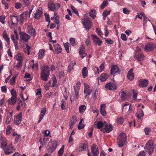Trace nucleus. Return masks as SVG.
Returning a JSON list of instances; mask_svg holds the SVG:
<instances>
[{
	"mask_svg": "<svg viewBox=\"0 0 156 156\" xmlns=\"http://www.w3.org/2000/svg\"><path fill=\"white\" fill-rule=\"evenodd\" d=\"M91 149L93 156H97L98 155L99 151L97 145L93 144L91 146Z\"/></svg>",
	"mask_w": 156,
	"mask_h": 156,
	"instance_id": "nucleus-12",
	"label": "nucleus"
},
{
	"mask_svg": "<svg viewBox=\"0 0 156 156\" xmlns=\"http://www.w3.org/2000/svg\"><path fill=\"white\" fill-rule=\"evenodd\" d=\"M43 14L42 8L41 7L38 8L35 13H34V17L36 19H39L42 16Z\"/></svg>",
	"mask_w": 156,
	"mask_h": 156,
	"instance_id": "nucleus-13",
	"label": "nucleus"
},
{
	"mask_svg": "<svg viewBox=\"0 0 156 156\" xmlns=\"http://www.w3.org/2000/svg\"><path fill=\"white\" fill-rule=\"evenodd\" d=\"M109 76V75L107 74L103 73L100 77V80L101 81H104L108 78Z\"/></svg>",
	"mask_w": 156,
	"mask_h": 156,
	"instance_id": "nucleus-32",
	"label": "nucleus"
},
{
	"mask_svg": "<svg viewBox=\"0 0 156 156\" xmlns=\"http://www.w3.org/2000/svg\"><path fill=\"white\" fill-rule=\"evenodd\" d=\"M46 108H42L41 110L39 115V118L38 121L37 123H39L43 119L44 116L46 112Z\"/></svg>",
	"mask_w": 156,
	"mask_h": 156,
	"instance_id": "nucleus-18",
	"label": "nucleus"
},
{
	"mask_svg": "<svg viewBox=\"0 0 156 156\" xmlns=\"http://www.w3.org/2000/svg\"><path fill=\"white\" fill-rule=\"evenodd\" d=\"M65 50L68 53L70 52L69 50V44L68 43H66L64 44Z\"/></svg>",
	"mask_w": 156,
	"mask_h": 156,
	"instance_id": "nucleus-53",
	"label": "nucleus"
},
{
	"mask_svg": "<svg viewBox=\"0 0 156 156\" xmlns=\"http://www.w3.org/2000/svg\"><path fill=\"white\" fill-rule=\"evenodd\" d=\"M36 94L37 95L39 96L37 98V100L38 101V102L40 101V98L41 97V89H37V92L36 93ZM37 102V101H36Z\"/></svg>",
	"mask_w": 156,
	"mask_h": 156,
	"instance_id": "nucleus-45",
	"label": "nucleus"
},
{
	"mask_svg": "<svg viewBox=\"0 0 156 156\" xmlns=\"http://www.w3.org/2000/svg\"><path fill=\"white\" fill-rule=\"evenodd\" d=\"M108 4L107 0H104L101 6V9H103Z\"/></svg>",
	"mask_w": 156,
	"mask_h": 156,
	"instance_id": "nucleus-55",
	"label": "nucleus"
},
{
	"mask_svg": "<svg viewBox=\"0 0 156 156\" xmlns=\"http://www.w3.org/2000/svg\"><path fill=\"white\" fill-rule=\"evenodd\" d=\"M12 119V116L11 115H7L5 123L8 124L10 123L11 120Z\"/></svg>",
	"mask_w": 156,
	"mask_h": 156,
	"instance_id": "nucleus-52",
	"label": "nucleus"
},
{
	"mask_svg": "<svg viewBox=\"0 0 156 156\" xmlns=\"http://www.w3.org/2000/svg\"><path fill=\"white\" fill-rule=\"evenodd\" d=\"M34 60H32V62L33 63V65L31 66L32 68L35 70H37L38 69V65L37 63H34Z\"/></svg>",
	"mask_w": 156,
	"mask_h": 156,
	"instance_id": "nucleus-50",
	"label": "nucleus"
},
{
	"mask_svg": "<svg viewBox=\"0 0 156 156\" xmlns=\"http://www.w3.org/2000/svg\"><path fill=\"white\" fill-rule=\"evenodd\" d=\"M96 31L97 33L100 36L102 37L103 35V33L101 30L98 28H97L96 29Z\"/></svg>",
	"mask_w": 156,
	"mask_h": 156,
	"instance_id": "nucleus-63",
	"label": "nucleus"
},
{
	"mask_svg": "<svg viewBox=\"0 0 156 156\" xmlns=\"http://www.w3.org/2000/svg\"><path fill=\"white\" fill-rule=\"evenodd\" d=\"M83 25L87 30H88L91 27V22L87 18H83L82 20Z\"/></svg>",
	"mask_w": 156,
	"mask_h": 156,
	"instance_id": "nucleus-6",
	"label": "nucleus"
},
{
	"mask_svg": "<svg viewBox=\"0 0 156 156\" xmlns=\"http://www.w3.org/2000/svg\"><path fill=\"white\" fill-rule=\"evenodd\" d=\"M135 57L138 61H142L144 59V56L141 52L140 48L138 46L136 47Z\"/></svg>",
	"mask_w": 156,
	"mask_h": 156,
	"instance_id": "nucleus-4",
	"label": "nucleus"
},
{
	"mask_svg": "<svg viewBox=\"0 0 156 156\" xmlns=\"http://www.w3.org/2000/svg\"><path fill=\"white\" fill-rule=\"evenodd\" d=\"M104 126L105 128L104 129H101V130L103 131L104 133L106 132L107 133H108L112 130V126L110 124L108 125L106 122Z\"/></svg>",
	"mask_w": 156,
	"mask_h": 156,
	"instance_id": "nucleus-14",
	"label": "nucleus"
},
{
	"mask_svg": "<svg viewBox=\"0 0 156 156\" xmlns=\"http://www.w3.org/2000/svg\"><path fill=\"white\" fill-rule=\"evenodd\" d=\"M83 121V119H81V120L79 122L77 126L78 129L80 130L84 128L85 127L84 125L82 123Z\"/></svg>",
	"mask_w": 156,
	"mask_h": 156,
	"instance_id": "nucleus-44",
	"label": "nucleus"
},
{
	"mask_svg": "<svg viewBox=\"0 0 156 156\" xmlns=\"http://www.w3.org/2000/svg\"><path fill=\"white\" fill-rule=\"evenodd\" d=\"M86 109V107L85 105H81L79 107V112L80 113L83 114Z\"/></svg>",
	"mask_w": 156,
	"mask_h": 156,
	"instance_id": "nucleus-39",
	"label": "nucleus"
},
{
	"mask_svg": "<svg viewBox=\"0 0 156 156\" xmlns=\"http://www.w3.org/2000/svg\"><path fill=\"white\" fill-rule=\"evenodd\" d=\"M16 97H12L8 99V101L9 104L13 105L16 104Z\"/></svg>",
	"mask_w": 156,
	"mask_h": 156,
	"instance_id": "nucleus-34",
	"label": "nucleus"
},
{
	"mask_svg": "<svg viewBox=\"0 0 156 156\" xmlns=\"http://www.w3.org/2000/svg\"><path fill=\"white\" fill-rule=\"evenodd\" d=\"M120 72L119 67L116 65H114L112 66L111 67V74L114 75L115 73Z\"/></svg>",
	"mask_w": 156,
	"mask_h": 156,
	"instance_id": "nucleus-23",
	"label": "nucleus"
},
{
	"mask_svg": "<svg viewBox=\"0 0 156 156\" xmlns=\"http://www.w3.org/2000/svg\"><path fill=\"white\" fill-rule=\"evenodd\" d=\"M55 52L56 54H58L61 52L62 48L61 46L58 44L54 45Z\"/></svg>",
	"mask_w": 156,
	"mask_h": 156,
	"instance_id": "nucleus-28",
	"label": "nucleus"
},
{
	"mask_svg": "<svg viewBox=\"0 0 156 156\" xmlns=\"http://www.w3.org/2000/svg\"><path fill=\"white\" fill-rule=\"evenodd\" d=\"M148 81L147 79L141 80L138 82V85L140 87H146L148 84Z\"/></svg>",
	"mask_w": 156,
	"mask_h": 156,
	"instance_id": "nucleus-21",
	"label": "nucleus"
},
{
	"mask_svg": "<svg viewBox=\"0 0 156 156\" xmlns=\"http://www.w3.org/2000/svg\"><path fill=\"white\" fill-rule=\"evenodd\" d=\"M89 13V16L94 19L96 17V12L95 10L94 9H91Z\"/></svg>",
	"mask_w": 156,
	"mask_h": 156,
	"instance_id": "nucleus-36",
	"label": "nucleus"
},
{
	"mask_svg": "<svg viewBox=\"0 0 156 156\" xmlns=\"http://www.w3.org/2000/svg\"><path fill=\"white\" fill-rule=\"evenodd\" d=\"M48 145H50V146L47 149V150L49 153H52L56 150L58 145V142L50 140L49 142Z\"/></svg>",
	"mask_w": 156,
	"mask_h": 156,
	"instance_id": "nucleus-5",
	"label": "nucleus"
},
{
	"mask_svg": "<svg viewBox=\"0 0 156 156\" xmlns=\"http://www.w3.org/2000/svg\"><path fill=\"white\" fill-rule=\"evenodd\" d=\"M18 18L17 16H12L11 18V21L12 22L17 24L18 23Z\"/></svg>",
	"mask_w": 156,
	"mask_h": 156,
	"instance_id": "nucleus-48",
	"label": "nucleus"
},
{
	"mask_svg": "<svg viewBox=\"0 0 156 156\" xmlns=\"http://www.w3.org/2000/svg\"><path fill=\"white\" fill-rule=\"evenodd\" d=\"M22 112H20L17 116L14 118V123L15 124L19 125L22 120Z\"/></svg>",
	"mask_w": 156,
	"mask_h": 156,
	"instance_id": "nucleus-17",
	"label": "nucleus"
},
{
	"mask_svg": "<svg viewBox=\"0 0 156 156\" xmlns=\"http://www.w3.org/2000/svg\"><path fill=\"white\" fill-rule=\"evenodd\" d=\"M64 149V145H63L58 152V156H60L63 153Z\"/></svg>",
	"mask_w": 156,
	"mask_h": 156,
	"instance_id": "nucleus-49",
	"label": "nucleus"
},
{
	"mask_svg": "<svg viewBox=\"0 0 156 156\" xmlns=\"http://www.w3.org/2000/svg\"><path fill=\"white\" fill-rule=\"evenodd\" d=\"M30 47L28 45L26 44V47L25 48L24 51L25 53H27L28 55H29L30 53Z\"/></svg>",
	"mask_w": 156,
	"mask_h": 156,
	"instance_id": "nucleus-56",
	"label": "nucleus"
},
{
	"mask_svg": "<svg viewBox=\"0 0 156 156\" xmlns=\"http://www.w3.org/2000/svg\"><path fill=\"white\" fill-rule=\"evenodd\" d=\"M69 41L72 46H74L76 45L75 42V38H70L69 39Z\"/></svg>",
	"mask_w": 156,
	"mask_h": 156,
	"instance_id": "nucleus-54",
	"label": "nucleus"
},
{
	"mask_svg": "<svg viewBox=\"0 0 156 156\" xmlns=\"http://www.w3.org/2000/svg\"><path fill=\"white\" fill-rule=\"evenodd\" d=\"M77 119L76 116L73 115L72 116V119H70L69 122V126L70 129H72L73 127V125L77 121Z\"/></svg>",
	"mask_w": 156,
	"mask_h": 156,
	"instance_id": "nucleus-24",
	"label": "nucleus"
},
{
	"mask_svg": "<svg viewBox=\"0 0 156 156\" xmlns=\"http://www.w3.org/2000/svg\"><path fill=\"white\" fill-rule=\"evenodd\" d=\"M12 128L10 125L7 126L6 131V133L7 135L9 134L11 132Z\"/></svg>",
	"mask_w": 156,
	"mask_h": 156,
	"instance_id": "nucleus-57",
	"label": "nucleus"
},
{
	"mask_svg": "<svg viewBox=\"0 0 156 156\" xmlns=\"http://www.w3.org/2000/svg\"><path fill=\"white\" fill-rule=\"evenodd\" d=\"M48 7L49 9L51 11L55 12L56 10L55 3L52 2H49L48 3Z\"/></svg>",
	"mask_w": 156,
	"mask_h": 156,
	"instance_id": "nucleus-26",
	"label": "nucleus"
},
{
	"mask_svg": "<svg viewBox=\"0 0 156 156\" xmlns=\"http://www.w3.org/2000/svg\"><path fill=\"white\" fill-rule=\"evenodd\" d=\"M5 16L4 15H2L0 16V22L3 24L5 23Z\"/></svg>",
	"mask_w": 156,
	"mask_h": 156,
	"instance_id": "nucleus-60",
	"label": "nucleus"
},
{
	"mask_svg": "<svg viewBox=\"0 0 156 156\" xmlns=\"http://www.w3.org/2000/svg\"><path fill=\"white\" fill-rule=\"evenodd\" d=\"M131 105L129 104L126 103L122 105V112L125 113H129L131 110L130 109Z\"/></svg>",
	"mask_w": 156,
	"mask_h": 156,
	"instance_id": "nucleus-15",
	"label": "nucleus"
},
{
	"mask_svg": "<svg viewBox=\"0 0 156 156\" xmlns=\"http://www.w3.org/2000/svg\"><path fill=\"white\" fill-rule=\"evenodd\" d=\"M10 92L12 97H15L17 98V94L16 91L14 89H12L10 91Z\"/></svg>",
	"mask_w": 156,
	"mask_h": 156,
	"instance_id": "nucleus-59",
	"label": "nucleus"
},
{
	"mask_svg": "<svg viewBox=\"0 0 156 156\" xmlns=\"http://www.w3.org/2000/svg\"><path fill=\"white\" fill-rule=\"evenodd\" d=\"M126 137V134L123 133H121L119 135L117 140L118 145L119 147H122L125 143Z\"/></svg>",
	"mask_w": 156,
	"mask_h": 156,
	"instance_id": "nucleus-3",
	"label": "nucleus"
},
{
	"mask_svg": "<svg viewBox=\"0 0 156 156\" xmlns=\"http://www.w3.org/2000/svg\"><path fill=\"white\" fill-rule=\"evenodd\" d=\"M116 121L119 124H122L123 123L124 119L122 117L118 116L117 119Z\"/></svg>",
	"mask_w": 156,
	"mask_h": 156,
	"instance_id": "nucleus-47",
	"label": "nucleus"
},
{
	"mask_svg": "<svg viewBox=\"0 0 156 156\" xmlns=\"http://www.w3.org/2000/svg\"><path fill=\"white\" fill-rule=\"evenodd\" d=\"M65 101L64 100H62L61 101V106L62 110H64L66 109L65 106Z\"/></svg>",
	"mask_w": 156,
	"mask_h": 156,
	"instance_id": "nucleus-61",
	"label": "nucleus"
},
{
	"mask_svg": "<svg viewBox=\"0 0 156 156\" xmlns=\"http://www.w3.org/2000/svg\"><path fill=\"white\" fill-rule=\"evenodd\" d=\"M79 53L80 57L83 58L87 55V54L85 53L84 46L83 45H81L79 48Z\"/></svg>",
	"mask_w": 156,
	"mask_h": 156,
	"instance_id": "nucleus-20",
	"label": "nucleus"
},
{
	"mask_svg": "<svg viewBox=\"0 0 156 156\" xmlns=\"http://www.w3.org/2000/svg\"><path fill=\"white\" fill-rule=\"evenodd\" d=\"M48 140L49 139L48 138H44L43 139L42 142L41 139L40 140L39 142L41 143V144L43 146L45 145Z\"/></svg>",
	"mask_w": 156,
	"mask_h": 156,
	"instance_id": "nucleus-46",
	"label": "nucleus"
},
{
	"mask_svg": "<svg viewBox=\"0 0 156 156\" xmlns=\"http://www.w3.org/2000/svg\"><path fill=\"white\" fill-rule=\"evenodd\" d=\"M13 136H16L15 142L16 143H17L20 141L21 139V137L20 136L17 134L16 132H14L13 133Z\"/></svg>",
	"mask_w": 156,
	"mask_h": 156,
	"instance_id": "nucleus-35",
	"label": "nucleus"
},
{
	"mask_svg": "<svg viewBox=\"0 0 156 156\" xmlns=\"http://www.w3.org/2000/svg\"><path fill=\"white\" fill-rule=\"evenodd\" d=\"M44 53L45 51L44 49H40L38 52V58L40 59L42 58L44 56Z\"/></svg>",
	"mask_w": 156,
	"mask_h": 156,
	"instance_id": "nucleus-41",
	"label": "nucleus"
},
{
	"mask_svg": "<svg viewBox=\"0 0 156 156\" xmlns=\"http://www.w3.org/2000/svg\"><path fill=\"white\" fill-rule=\"evenodd\" d=\"M16 79V77L13 76L10 80V83L11 85H14L15 84Z\"/></svg>",
	"mask_w": 156,
	"mask_h": 156,
	"instance_id": "nucleus-58",
	"label": "nucleus"
},
{
	"mask_svg": "<svg viewBox=\"0 0 156 156\" xmlns=\"http://www.w3.org/2000/svg\"><path fill=\"white\" fill-rule=\"evenodd\" d=\"M50 69L47 66H43L41 69V79L45 81H47L49 75Z\"/></svg>",
	"mask_w": 156,
	"mask_h": 156,
	"instance_id": "nucleus-1",
	"label": "nucleus"
},
{
	"mask_svg": "<svg viewBox=\"0 0 156 156\" xmlns=\"http://www.w3.org/2000/svg\"><path fill=\"white\" fill-rule=\"evenodd\" d=\"M84 93L86 94V98L89 96L91 94L92 92V90L90 88L89 85L86 83H84Z\"/></svg>",
	"mask_w": 156,
	"mask_h": 156,
	"instance_id": "nucleus-8",
	"label": "nucleus"
},
{
	"mask_svg": "<svg viewBox=\"0 0 156 156\" xmlns=\"http://www.w3.org/2000/svg\"><path fill=\"white\" fill-rule=\"evenodd\" d=\"M4 152L6 155H9L13 153L15 151L14 147L12 146V144L11 143L8 145L6 148L4 150Z\"/></svg>",
	"mask_w": 156,
	"mask_h": 156,
	"instance_id": "nucleus-7",
	"label": "nucleus"
},
{
	"mask_svg": "<svg viewBox=\"0 0 156 156\" xmlns=\"http://www.w3.org/2000/svg\"><path fill=\"white\" fill-rule=\"evenodd\" d=\"M94 43L96 45L101 46L102 43V41L96 36L94 34L91 35Z\"/></svg>",
	"mask_w": 156,
	"mask_h": 156,
	"instance_id": "nucleus-11",
	"label": "nucleus"
},
{
	"mask_svg": "<svg viewBox=\"0 0 156 156\" xmlns=\"http://www.w3.org/2000/svg\"><path fill=\"white\" fill-rule=\"evenodd\" d=\"M106 105L105 104H102L100 105V112L102 115L105 116L106 115V112L105 110Z\"/></svg>",
	"mask_w": 156,
	"mask_h": 156,
	"instance_id": "nucleus-25",
	"label": "nucleus"
},
{
	"mask_svg": "<svg viewBox=\"0 0 156 156\" xmlns=\"http://www.w3.org/2000/svg\"><path fill=\"white\" fill-rule=\"evenodd\" d=\"M121 95L120 97L122 101H124L125 99V94L124 91H122L120 93Z\"/></svg>",
	"mask_w": 156,
	"mask_h": 156,
	"instance_id": "nucleus-62",
	"label": "nucleus"
},
{
	"mask_svg": "<svg viewBox=\"0 0 156 156\" xmlns=\"http://www.w3.org/2000/svg\"><path fill=\"white\" fill-rule=\"evenodd\" d=\"M106 122L105 121L102 122L99 121L97 123L96 122H95L94 126L95 127H97L98 129H100L105 126V124H106Z\"/></svg>",
	"mask_w": 156,
	"mask_h": 156,
	"instance_id": "nucleus-30",
	"label": "nucleus"
},
{
	"mask_svg": "<svg viewBox=\"0 0 156 156\" xmlns=\"http://www.w3.org/2000/svg\"><path fill=\"white\" fill-rule=\"evenodd\" d=\"M0 141L1 142V147L3 150H4L6 147L7 145V143L5 139L2 137L0 139Z\"/></svg>",
	"mask_w": 156,
	"mask_h": 156,
	"instance_id": "nucleus-29",
	"label": "nucleus"
},
{
	"mask_svg": "<svg viewBox=\"0 0 156 156\" xmlns=\"http://www.w3.org/2000/svg\"><path fill=\"white\" fill-rule=\"evenodd\" d=\"M17 24L15 23L14 22L13 23L11 21H9L8 22V25L9 26L10 28H14L15 29L17 26Z\"/></svg>",
	"mask_w": 156,
	"mask_h": 156,
	"instance_id": "nucleus-43",
	"label": "nucleus"
},
{
	"mask_svg": "<svg viewBox=\"0 0 156 156\" xmlns=\"http://www.w3.org/2000/svg\"><path fill=\"white\" fill-rule=\"evenodd\" d=\"M154 143L152 140H149L145 145L144 148L148 154L151 155L154 150Z\"/></svg>",
	"mask_w": 156,
	"mask_h": 156,
	"instance_id": "nucleus-2",
	"label": "nucleus"
},
{
	"mask_svg": "<svg viewBox=\"0 0 156 156\" xmlns=\"http://www.w3.org/2000/svg\"><path fill=\"white\" fill-rule=\"evenodd\" d=\"M20 95L23 101L27 100L28 98V95L26 94H25L24 95H23L22 94H21Z\"/></svg>",
	"mask_w": 156,
	"mask_h": 156,
	"instance_id": "nucleus-51",
	"label": "nucleus"
},
{
	"mask_svg": "<svg viewBox=\"0 0 156 156\" xmlns=\"http://www.w3.org/2000/svg\"><path fill=\"white\" fill-rule=\"evenodd\" d=\"M30 36L25 32L21 33L20 34V39L21 41L27 42L30 38Z\"/></svg>",
	"mask_w": 156,
	"mask_h": 156,
	"instance_id": "nucleus-9",
	"label": "nucleus"
},
{
	"mask_svg": "<svg viewBox=\"0 0 156 156\" xmlns=\"http://www.w3.org/2000/svg\"><path fill=\"white\" fill-rule=\"evenodd\" d=\"M105 88L108 90H114L116 89L117 87L114 83L110 82L106 84Z\"/></svg>",
	"mask_w": 156,
	"mask_h": 156,
	"instance_id": "nucleus-16",
	"label": "nucleus"
},
{
	"mask_svg": "<svg viewBox=\"0 0 156 156\" xmlns=\"http://www.w3.org/2000/svg\"><path fill=\"white\" fill-rule=\"evenodd\" d=\"M110 13V10L108 11L107 10H105L103 12L102 16L104 20H105L106 18L108 15H109Z\"/></svg>",
	"mask_w": 156,
	"mask_h": 156,
	"instance_id": "nucleus-42",
	"label": "nucleus"
},
{
	"mask_svg": "<svg viewBox=\"0 0 156 156\" xmlns=\"http://www.w3.org/2000/svg\"><path fill=\"white\" fill-rule=\"evenodd\" d=\"M16 58L17 61L22 62L23 61V56L21 53H18L16 56Z\"/></svg>",
	"mask_w": 156,
	"mask_h": 156,
	"instance_id": "nucleus-38",
	"label": "nucleus"
},
{
	"mask_svg": "<svg viewBox=\"0 0 156 156\" xmlns=\"http://www.w3.org/2000/svg\"><path fill=\"white\" fill-rule=\"evenodd\" d=\"M27 32L31 35L33 36H35L36 35V33L34 29L33 28L32 25H28L27 28Z\"/></svg>",
	"mask_w": 156,
	"mask_h": 156,
	"instance_id": "nucleus-19",
	"label": "nucleus"
},
{
	"mask_svg": "<svg viewBox=\"0 0 156 156\" xmlns=\"http://www.w3.org/2000/svg\"><path fill=\"white\" fill-rule=\"evenodd\" d=\"M15 35H12L11 36V38L12 40L13 41V43L17 42V40L18 39V34L14 32Z\"/></svg>",
	"mask_w": 156,
	"mask_h": 156,
	"instance_id": "nucleus-40",
	"label": "nucleus"
},
{
	"mask_svg": "<svg viewBox=\"0 0 156 156\" xmlns=\"http://www.w3.org/2000/svg\"><path fill=\"white\" fill-rule=\"evenodd\" d=\"M82 74L83 78H85L87 76L88 70L87 67H84L82 71Z\"/></svg>",
	"mask_w": 156,
	"mask_h": 156,
	"instance_id": "nucleus-37",
	"label": "nucleus"
},
{
	"mask_svg": "<svg viewBox=\"0 0 156 156\" xmlns=\"http://www.w3.org/2000/svg\"><path fill=\"white\" fill-rule=\"evenodd\" d=\"M136 115L139 119L141 120V118L144 115L143 111L141 109L139 110L136 113Z\"/></svg>",
	"mask_w": 156,
	"mask_h": 156,
	"instance_id": "nucleus-33",
	"label": "nucleus"
},
{
	"mask_svg": "<svg viewBox=\"0 0 156 156\" xmlns=\"http://www.w3.org/2000/svg\"><path fill=\"white\" fill-rule=\"evenodd\" d=\"M22 6V4L20 2H16L15 3V7L17 9L21 8Z\"/></svg>",
	"mask_w": 156,
	"mask_h": 156,
	"instance_id": "nucleus-64",
	"label": "nucleus"
},
{
	"mask_svg": "<svg viewBox=\"0 0 156 156\" xmlns=\"http://www.w3.org/2000/svg\"><path fill=\"white\" fill-rule=\"evenodd\" d=\"M133 69H131L128 72L127 78L130 80H133L134 78V75L133 72Z\"/></svg>",
	"mask_w": 156,
	"mask_h": 156,
	"instance_id": "nucleus-27",
	"label": "nucleus"
},
{
	"mask_svg": "<svg viewBox=\"0 0 156 156\" xmlns=\"http://www.w3.org/2000/svg\"><path fill=\"white\" fill-rule=\"evenodd\" d=\"M88 147L87 143L85 141H82L80 144V147L77 149V150L79 152L86 151Z\"/></svg>",
	"mask_w": 156,
	"mask_h": 156,
	"instance_id": "nucleus-10",
	"label": "nucleus"
},
{
	"mask_svg": "<svg viewBox=\"0 0 156 156\" xmlns=\"http://www.w3.org/2000/svg\"><path fill=\"white\" fill-rule=\"evenodd\" d=\"M154 45L153 43H149L147 44L145 46V51H152L154 49Z\"/></svg>",
	"mask_w": 156,
	"mask_h": 156,
	"instance_id": "nucleus-22",
	"label": "nucleus"
},
{
	"mask_svg": "<svg viewBox=\"0 0 156 156\" xmlns=\"http://www.w3.org/2000/svg\"><path fill=\"white\" fill-rule=\"evenodd\" d=\"M3 37L6 41L8 44L9 43L10 38L8 36L6 31L5 30H4L2 34Z\"/></svg>",
	"mask_w": 156,
	"mask_h": 156,
	"instance_id": "nucleus-31",
	"label": "nucleus"
}]
</instances>
